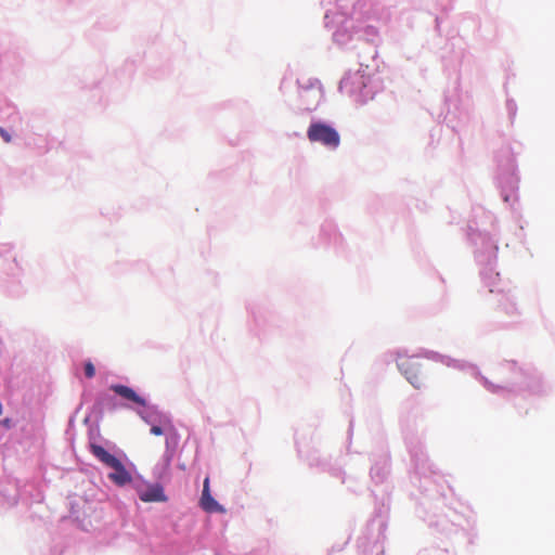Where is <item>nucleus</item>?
Wrapping results in <instances>:
<instances>
[{"label":"nucleus","instance_id":"obj_1","mask_svg":"<svg viewBox=\"0 0 555 555\" xmlns=\"http://www.w3.org/2000/svg\"><path fill=\"white\" fill-rule=\"evenodd\" d=\"M89 450L92 453V455L96 460H99L103 465L113 469V472L108 474V479L113 483L121 487L131 482V474L126 469L125 465L121 463L119 459L111 454L102 446L95 442L89 443Z\"/></svg>","mask_w":555,"mask_h":555},{"label":"nucleus","instance_id":"obj_2","mask_svg":"<svg viewBox=\"0 0 555 555\" xmlns=\"http://www.w3.org/2000/svg\"><path fill=\"white\" fill-rule=\"evenodd\" d=\"M307 137L312 143H320L323 146L336 150L340 144V135L332 126L324 122H312L308 130Z\"/></svg>","mask_w":555,"mask_h":555},{"label":"nucleus","instance_id":"obj_3","mask_svg":"<svg viewBox=\"0 0 555 555\" xmlns=\"http://www.w3.org/2000/svg\"><path fill=\"white\" fill-rule=\"evenodd\" d=\"M398 367L415 388L424 384L423 363L418 357H400Z\"/></svg>","mask_w":555,"mask_h":555},{"label":"nucleus","instance_id":"obj_4","mask_svg":"<svg viewBox=\"0 0 555 555\" xmlns=\"http://www.w3.org/2000/svg\"><path fill=\"white\" fill-rule=\"evenodd\" d=\"M201 507L207 513H223L224 508L211 496L209 489V477L203 482V492L199 500Z\"/></svg>","mask_w":555,"mask_h":555},{"label":"nucleus","instance_id":"obj_5","mask_svg":"<svg viewBox=\"0 0 555 555\" xmlns=\"http://www.w3.org/2000/svg\"><path fill=\"white\" fill-rule=\"evenodd\" d=\"M139 498L142 502H166L167 496L160 485L154 483L138 490Z\"/></svg>","mask_w":555,"mask_h":555},{"label":"nucleus","instance_id":"obj_6","mask_svg":"<svg viewBox=\"0 0 555 555\" xmlns=\"http://www.w3.org/2000/svg\"><path fill=\"white\" fill-rule=\"evenodd\" d=\"M111 390H113L115 393H117L121 398H124L128 401H131L140 406L146 405L145 399L142 398L141 396H139L132 388H130L128 386L115 384V385L111 386Z\"/></svg>","mask_w":555,"mask_h":555},{"label":"nucleus","instance_id":"obj_7","mask_svg":"<svg viewBox=\"0 0 555 555\" xmlns=\"http://www.w3.org/2000/svg\"><path fill=\"white\" fill-rule=\"evenodd\" d=\"M166 456L170 461L179 443V435L171 423H168V431L166 433Z\"/></svg>","mask_w":555,"mask_h":555},{"label":"nucleus","instance_id":"obj_8","mask_svg":"<svg viewBox=\"0 0 555 555\" xmlns=\"http://www.w3.org/2000/svg\"><path fill=\"white\" fill-rule=\"evenodd\" d=\"M362 79V76L353 75V76H347L341 79L339 83V89L341 91H349V87L353 85L357 80Z\"/></svg>","mask_w":555,"mask_h":555},{"label":"nucleus","instance_id":"obj_9","mask_svg":"<svg viewBox=\"0 0 555 555\" xmlns=\"http://www.w3.org/2000/svg\"><path fill=\"white\" fill-rule=\"evenodd\" d=\"M168 423L170 422H165L164 426L153 425L151 427V434L155 436L166 435V433L168 431Z\"/></svg>","mask_w":555,"mask_h":555},{"label":"nucleus","instance_id":"obj_10","mask_svg":"<svg viewBox=\"0 0 555 555\" xmlns=\"http://www.w3.org/2000/svg\"><path fill=\"white\" fill-rule=\"evenodd\" d=\"M85 374L88 378H92L95 375V369L92 362L88 361L85 363Z\"/></svg>","mask_w":555,"mask_h":555},{"label":"nucleus","instance_id":"obj_11","mask_svg":"<svg viewBox=\"0 0 555 555\" xmlns=\"http://www.w3.org/2000/svg\"><path fill=\"white\" fill-rule=\"evenodd\" d=\"M0 135L7 143H10L12 141L10 133L2 127H0Z\"/></svg>","mask_w":555,"mask_h":555}]
</instances>
